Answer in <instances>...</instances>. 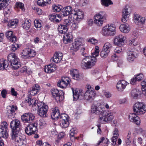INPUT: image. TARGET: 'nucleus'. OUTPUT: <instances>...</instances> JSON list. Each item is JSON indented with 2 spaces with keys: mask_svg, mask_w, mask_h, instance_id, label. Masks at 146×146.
I'll return each instance as SVG.
<instances>
[{
  "mask_svg": "<svg viewBox=\"0 0 146 146\" xmlns=\"http://www.w3.org/2000/svg\"><path fill=\"white\" fill-rule=\"evenodd\" d=\"M100 50L98 46H96L94 51L92 52V56H86L84 58L81 64L82 68L85 70L92 68L94 66L97 62L96 57L98 56Z\"/></svg>",
  "mask_w": 146,
  "mask_h": 146,
  "instance_id": "obj_1",
  "label": "nucleus"
},
{
  "mask_svg": "<svg viewBox=\"0 0 146 146\" xmlns=\"http://www.w3.org/2000/svg\"><path fill=\"white\" fill-rule=\"evenodd\" d=\"M93 19L95 24L97 26L101 27L107 20V15L104 11H100L94 15Z\"/></svg>",
  "mask_w": 146,
  "mask_h": 146,
  "instance_id": "obj_2",
  "label": "nucleus"
},
{
  "mask_svg": "<svg viewBox=\"0 0 146 146\" xmlns=\"http://www.w3.org/2000/svg\"><path fill=\"white\" fill-rule=\"evenodd\" d=\"M11 139L16 146H25L26 144V141L25 138L19 134L18 131H13Z\"/></svg>",
  "mask_w": 146,
  "mask_h": 146,
  "instance_id": "obj_3",
  "label": "nucleus"
},
{
  "mask_svg": "<svg viewBox=\"0 0 146 146\" xmlns=\"http://www.w3.org/2000/svg\"><path fill=\"white\" fill-rule=\"evenodd\" d=\"M114 118L113 112L104 110L103 113L99 115V121L102 124H106L111 121Z\"/></svg>",
  "mask_w": 146,
  "mask_h": 146,
  "instance_id": "obj_4",
  "label": "nucleus"
},
{
  "mask_svg": "<svg viewBox=\"0 0 146 146\" xmlns=\"http://www.w3.org/2000/svg\"><path fill=\"white\" fill-rule=\"evenodd\" d=\"M116 31V27L114 24L111 23L106 25L102 27V34L105 36L113 35Z\"/></svg>",
  "mask_w": 146,
  "mask_h": 146,
  "instance_id": "obj_5",
  "label": "nucleus"
},
{
  "mask_svg": "<svg viewBox=\"0 0 146 146\" xmlns=\"http://www.w3.org/2000/svg\"><path fill=\"white\" fill-rule=\"evenodd\" d=\"M133 110L138 115H142L146 112V104L143 102H138L134 105Z\"/></svg>",
  "mask_w": 146,
  "mask_h": 146,
  "instance_id": "obj_6",
  "label": "nucleus"
},
{
  "mask_svg": "<svg viewBox=\"0 0 146 146\" xmlns=\"http://www.w3.org/2000/svg\"><path fill=\"white\" fill-rule=\"evenodd\" d=\"M8 60L14 69H17L21 66L20 59L15 53H11L8 57Z\"/></svg>",
  "mask_w": 146,
  "mask_h": 146,
  "instance_id": "obj_7",
  "label": "nucleus"
},
{
  "mask_svg": "<svg viewBox=\"0 0 146 146\" xmlns=\"http://www.w3.org/2000/svg\"><path fill=\"white\" fill-rule=\"evenodd\" d=\"M138 52L134 48H128L127 50L126 60L129 63L133 62L138 56Z\"/></svg>",
  "mask_w": 146,
  "mask_h": 146,
  "instance_id": "obj_8",
  "label": "nucleus"
},
{
  "mask_svg": "<svg viewBox=\"0 0 146 146\" xmlns=\"http://www.w3.org/2000/svg\"><path fill=\"white\" fill-rule=\"evenodd\" d=\"M37 107L38 115L41 117H46L48 110L47 105L43 103L40 102L38 103Z\"/></svg>",
  "mask_w": 146,
  "mask_h": 146,
  "instance_id": "obj_9",
  "label": "nucleus"
},
{
  "mask_svg": "<svg viewBox=\"0 0 146 146\" xmlns=\"http://www.w3.org/2000/svg\"><path fill=\"white\" fill-rule=\"evenodd\" d=\"M36 54V52L35 50L29 48L23 50L20 54L21 57L24 59L34 57Z\"/></svg>",
  "mask_w": 146,
  "mask_h": 146,
  "instance_id": "obj_10",
  "label": "nucleus"
},
{
  "mask_svg": "<svg viewBox=\"0 0 146 146\" xmlns=\"http://www.w3.org/2000/svg\"><path fill=\"white\" fill-rule=\"evenodd\" d=\"M72 91L74 100H77L79 99H84V93L83 90L78 88H71Z\"/></svg>",
  "mask_w": 146,
  "mask_h": 146,
  "instance_id": "obj_11",
  "label": "nucleus"
},
{
  "mask_svg": "<svg viewBox=\"0 0 146 146\" xmlns=\"http://www.w3.org/2000/svg\"><path fill=\"white\" fill-rule=\"evenodd\" d=\"M52 93L57 102H60L63 100L64 93L62 90H58L57 89H53Z\"/></svg>",
  "mask_w": 146,
  "mask_h": 146,
  "instance_id": "obj_12",
  "label": "nucleus"
},
{
  "mask_svg": "<svg viewBox=\"0 0 146 146\" xmlns=\"http://www.w3.org/2000/svg\"><path fill=\"white\" fill-rule=\"evenodd\" d=\"M126 37L122 34L116 36L114 39V44L116 45L121 46L124 44Z\"/></svg>",
  "mask_w": 146,
  "mask_h": 146,
  "instance_id": "obj_13",
  "label": "nucleus"
},
{
  "mask_svg": "<svg viewBox=\"0 0 146 146\" xmlns=\"http://www.w3.org/2000/svg\"><path fill=\"white\" fill-rule=\"evenodd\" d=\"M37 123L35 122L29 124L26 127L25 132L27 134L29 135L34 134L37 131Z\"/></svg>",
  "mask_w": 146,
  "mask_h": 146,
  "instance_id": "obj_14",
  "label": "nucleus"
},
{
  "mask_svg": "<svg viewBox=\"0 0 146 146\" xmlns=\"http://www.w3.org/2000/svg\"><path fill=\"white\" fill-rule=\"evenodd\" d=\"M112 45L109 42L106 43L104 45L100 53L101 56L103 58L106 57L110 52Z\"/></svg>",
  "mask_w": 146,
  "mask_h": 146,
  "instance_id": "obj_15",
  "label": "nucleus"
},
{
  "mask_svg": "<svg viewBox=\"0 0 146 146\" xmlns=\"http://www.w3.org/2000/svg\"><path fill=\"white\" fill-rule=\"evenodd\" d=\"M71 80L68 77L64 76L59 81L57 85L60 88H66L70 84Z\"/></svg>",
  "mask_w": 146,
  "mask_h": 146,
  "instance_id": "obj_16",
  "label": "nucleus"
},
{
  "mask_svg": "<svg viewBox=\"0 0 146 146\" xmlns=\"http://www.w3.org/2000/svg\"><path fill=\"white\" fill-rule=\"evenodd\" d=\"M35 116L32 113H25L21 116L22 121L24 123H30L35 118Z\"/></svg>",
  "mask_w": 146,
  "mask_h": 146,
  "instance_id": "obj_17",
  "label": "nucleus"
},
{
  "mask_svg": "<svg viewBox=\"0 0 146 146\" xmlns=\"http://www.w3.org/2000/svg\"><path fill=\"white\" fill-rule=\"evenodd\" d=\"M96 93L94 90L85 92L84 93V99L92 102L96 97Z\"/></svg>",
  "mask_w": 146,
  "mask_h": 146,
  "instance_id": "obj_18",
  "label": "nucleus"
},
{
  "mask_svg": "<svg viewBox=\"0 0 146 146\" xmlns=\"http://www.w3.org/2000/svg\"><path fill=\"white\" fill-rule=\"evenodd\" d=\"M73 15L74 18V20H76L80 23L84 18V13L82 11L79 9H75Z\"/></svg>",
  "mask_w": 146,
  "mask_h": 146,
  "instance_id": "obj_19",
  "label": "nucleus"
},
{
  "mask_svg": "<svg viewBox=\"0 0 146 146\" xmlns=\"http://www.w3.org/2000/svg\"><path fill=\"white\" fill-rule=\"evenodd\" d=\"M84 45V40L82 38H76L74 43L72 44L74 49L75 51L78 50L81 46Z\"/></svg>",
  "mask_w": 146,
  "mask_h": 146,
  "instance_id": "obj_20",
  "label": "nucleus"
},
{
  "mask_svg": "<svg viewBox=\"0 0 146 146\" xmlns=\"http://www.w3.org/2000/svg\"><path fill=\"white\" fill-rule=\"evenodd\" d=\"M130 13V8L126 7L123 10L121 21L123 23H125L128 20Z\"/></svg>",
  "mask_w": 146,
  "mask_h": 146,
  "instance_id": "obj_21",
  "label": "nucleus"
},
{
  "mask_svg": "<svg viewBox=\"0 0 146 146\" xmlns=\"http://www.w3.org/2000/svg\"><path fill=\"white\" fill-rule=\"evenodd\" d=\"M75 9H73L72 7L70 6L64 7L62 11L61 14L64 16H67L69 15H73Z\"/></svg>",
  "mask_w": 146,
  "mask_h": 146,
  "instance_id": "obj_22",
  "label": "nucleus"
},
{
  "mask_svg": "<svg viewBox=\"0 0 146 146\" xmlns=\"http://www.w3.org/2000/svg\"><path fill=\"white\" fill-rule=\"evenodd\" d=\"M120 31L123 33H128L131 29V26L127 23L121 24L119 27Z\"/></svg>",
  "mask_w": 146,
  "mask_h": 146,
  "instance_id": "obj_23",
  "label": "nucleus"
},
{
  "mask_svg": "<svg viewBox=\"0 0 146 146\" xmlns=\"http://www.w3.org/2000/svg\"><path fill=\"white\" fill-rule=\"evenodd\" d=\"M136 114L135 113H130L129 115V118L131 122H134L136 124L138 125L140 123V119Z\"/></svg>",
  "mask_w": 146,
  "mask_h": 146,
  "instance_id": "obj_24",
  "label": "nucleus"
},
{
  "mask_svg": "<svg viewBox=\"0 0 146 146\" xmlns=\"http://www.w3.org/2000/svg\"><path fill=\"white\" fill-rule=\"evenodd\" d=\"M63 55L61 52L56 53L51 58V61L55 63H58L62 60Z\"/></svg>",
  "mask_w": 146,
  "mask_h": 146,
  "instance_id": "obj_25",
  "label": "nucleus"
},
{
  "mask_svg": "<svg viewBox=\"0 0 146 146\" xmlns=\"http://www.w3.org/2000/svg\"><path fill=\"white\" fill-rule=\"evenodd\" d=\"M104 110L101 106L98 107L95 105H93L92 106L91 111L92 113L98 114L99 115L103 113Z\"/></svg>",
  "mask_w": 146,
  "mask_h": 146,
  "instance_id": "obj_26",
  "label": "nucleus"
},
{
  "mask_svg": "<svg viewBox=\"0 0 146 146\" xmlns=\"http://www.w3.org/2000/svg\"><path fill=\"white\" fill-rule=\"evenodd\" d=\"M113 136L111 139L112 144L113 146H115L116 144V141L119 135V131L118 130L115 128L113 132Z\"/></svg>",
  "mask_w": 146,
  "mask_h": 146,
  "instance_id": "obj_27",
  "label": "nucleus"
},
{
  "mask_svg": "<svg viewBox=\"0 0 146 146\" xmlns=\"http://www.w3.org/2000/svg\"><path fill=\"white\" fill-rule=\"evenodd\" d=\"M40 87L38 84H35L32 87L31 90L29 92L31 96H35L37 94L40 90Z\"/></svg>",
  "mask_w": 146,
  "mask_h": 146,
  "instance_id": "obj_28",
  "label": "nucleus"
},
{
  "mask_svg": "<svg viewBox=\"0 0 146 146\" xmlns=\"http://www.w3.org/2000/svg\"><path fill=\"white\" fill-rule=\"evenodd\" d=\"M20 126V122L18 119H15L12 121L10 123V127L13 130V132L14 131H16V130L17 128H19Z\"/></svg>",
  "mask_w": 146,
  "mask_h": 146,
  "instance_id": "obj_29",
  "label": "nucleus"
},
{
  "mask_svg": "<svg viewBox=\"0 0 146 146\" xmlns=\"http://www.w3.org/2000/svg\"><path fill=\"white\" fill-rule=\"evenodd\" d=\"M7 38L11 41L15 42L17 41L16 37L14 35L13 32L12 31H8L5 33Z\"/></svg>",
  "mask_w": 146,
  "mask_h": 146,
  "instance_id": "obj_30",
  "label": "nucleus"
},
{
  "mask_svg": "<svg viewBox=\"0 0 146 146\" xmlns=\"http://www.w3.org/2000/svg\"><path fill=\"white\" fill-rule=\"evenodd\" d=\"M56 70V66L54 64H50L46 65L44 67V71L47 73H51Z\"/></svg>",
  "mask_w": 146,
  "mask_h": 146,
  "instance_id": "obj_31",
  "label": "nucleus"
},
{
  "mask_svg": "<svg viewBox=\"0 0 146 146\" xmlns=\"http://www.w3.org/2000/svg\"><path fill=\"white\" fill-rule=\"evenodd\" d=\"M73 40V36L71 33H68L63 36V41L65 44L70 43Z\"/></svg>",
  "mask_w": 146,
  "mask_h": 146,
  "instance_id": "obj_32",
  "label": "nucleus"
},
{
  "mask_svg": "<svg viewBox=\"0 0 146 146\" xmlns=\"http://www.w3.org/2000/svg\"><path fill=\"white\" fill-rule=\"evenodd\" d=\"M9 64L8 61L4 59H1L0 60V70H3L7 68Z\"/></svg>",
  "mask_w": 146,
  "mask_h": 146,
  "instance_id": "obj_33",
  "label": "nucleus"
},
{
  "mask_svg": "<svg viewBox=\"0 0 146 146\" xmlns=\"http://www.w3.org/2000/svg\"><path fill=\"white\" fill-rule=\"evenodd\" d=\"M25 102L28 103L29 106L31 105L32 107L36 106L38 103V101L36 98H30L29 97L27 100H25Z\"/></svg>",
  "mask_w": 146,
  "mask_h": 146,
  "instance_id": "obj_34",
  "label": "nucleus"
},
{
  "mask_svg": "<svg viewBox=\"0 0 146 146\" xmlns=\"http://www.w3.org/2000/svg\"><path fill=\"white\" fill-rule=\"evenodd\" d=\"M10 107V110L8 111L9 113L8 116L9 118H12L14 117L15 114V112L17 110V108L16 106L14 105H12L11 107Z\"/></svg>",
  "mask_w": 146,
  "mask_h": 146,
  "instance_id": "obj_35",
  "label": "nucleus"
},
{
  "mask_svg": "<svg viewBox=\"0 0 146 146\" xmlns=\"http://www.w3.org/2000/svg\"><path fill=\"white\" fill-rule=\"evenodd\" d=\"M31 21L29 19H26L23 21L22 24L23 28L26 30L29 29L31 26Z\"/></svg>",
  "mask_w": 146,
  "mask_h": 146,
  "instance_id": "obj_36",
  "label": "nucleus"
},
{
  "mask_svg": "<svg viewBox=\"0 0 146 146\" xmlns=\"http://www.w3.org/2000/svg\"><path fill=\"white\" fill-rule=\"evenodd\" d=\"M60 115L59 111L58 108L55 107L52 110V112L51 113V117L53 119L56 120L57 119Z\"/></svg>",
  "mask_w": 146,
  "mask_h": 146,
  "instance_id": "obj_37",
  "label": "nucleus"
},
{
  "mask_svg": "<svg viewBox=\"0 0 146 146\" xmlns=\"http://www.w3.org/2000/svg\"><path fill=\"white\" fill-rule=\"evenodd\" d=\"M70 73L74 79L78 80L80 78V76L78 70L71 69L70 70Z\"/></svg>",
  "mask_w": 146,
  "mask_h": 146,
  "instance_id": "obj_38",
  "label": "nucleus"
},
{
  "mask_svg": "<svg viewBox=\"0 0 146 146\" xmlns=\"http://www.w3.org/2000/svg\"><path fill=\"white\" fill-rule=\"evenodd\" d=\"M58 32L61 34H64L68 31V28L64 25L60 24L58 26Z\"/></svg>",
  "mask_w": 146,
  "mask_h": 146,
  "instance_id": "obj_39",
  "label": "nucleus"
},
{
  "mask_svg": "<svg viewBox=\"0 0 146 146\" xmlns=\"http://www.w3.org/2000/svg\"><path fill=\"white\" fill-rule=\"evenodd\" d=\"M140 94V91L137 89L132 90L130 92L131 96L134 98H137Z\"/></svg>",
  "mask_w": 146,
  "mask_h": 146,
  "instance_id": "obj_40",
  "label": "nucleus"
},
{
  "mask_svg": "<svg viewBox=\"0 0 146 146\" xmlns=\"http://www.w3.org/2000/svg\"><path fill=\"white\" fill-rule=\"evenodd\" d=\"M38 5L41 6H44L51 3L50 0H37Z\"/></svg>",
  "mask_w": 146,
  "mask_h": 146,
  "instance_id": "obj_41",
  "label": "nucleus"
},
{
  "mask_svg": "<svg viewBox=\"0 0 146 146\" xmlns=\"http://www.w3.org/2000/svg\"><path fill=\"white\" fill-rule=\"evenodd\" d=\"M19 21L17 19H13L10 20L8 23V26L13 28H15L17 26Z\"/></svg>",
  "mask_w": 146,
  "mask_h": 146,
  "instance_id": "obj_42",
  "label": "nucleus"
},
{
  "mask_svg": "<svg viewBox=\"0 0 146 146\" xmlns=\"http://www.w3.org/2000/svg\"><path fill=\"white\" fill-rule=\"evenodd\" d=\"M74 21V18H73L72 15H70L68 19L65 20L64 23L67 27L70 25Z\"/></svg>",
  "mask_w": 146,
  "mask_h": 146,
  "instance_id": "obj_43",
  "label": "nucleus"
},
{
  "mask_svg": "<svg viewBox=\"0 0 146 146\" xmlns=\"http://www.w3.org/2000/svg\"><path fill=\"white\" fill-rule=\"evenodd\" d=\"M9 0H0V10L5 8L9 3Z\"/></svg>",
  "mask_w": 146,
  "mask_h": 146,
  "instance_id": "obj_44",
  "label": "nucleus"
},
{
  "mask_svg": "<svg viewBox=\"0 0 146 146\" xmlns=\"http://www.w3.org/2000/svg\"><path fill=\"white\" fill-rule=\"evenodd\" d=\"M62 7L61 5L58 4H53L52 6L53 11L55 12H60L61 10Z\"/></svg>",
  "mask_w": 146,
  "mask_h": 146,
  "instance_id": "obj_45",
  "label": "nucleus"
},
{
  "mask_svg": "<svg viewBox=\"0 0 146 146\" xmlns=\"http://www.w3.org/2000/svg\"><path fill=\"white\" fill-rule=\"evenodd\" d=\"M142 86L141 90L142 94L145 96H146V79L144 80L141 83Z\"/></svg>",
  "mask_w": 146,
  "mask_h": 146,
  "instance_id": "obj_46",
  "label": "nucleus"
},
{
  "mask_svg": "<svg viewBox=\"0 0 146 146\" xmlns=\"http://www.w3.org/2000/svg\"><path fill=\"white\" fill-rule=\"evenodd\" d=\"M108 142L109 140L105 138L104 137H102L100 138V140L98 141L96 145H99L101 143H102L105 144L104 146H107Z\"/></svg>",
  "mask_w": 146,
  "mask_h": 146,
  "instance_id": "obj_47",
  "label": "nucleus"
},
{
  "mask_svg": "<svg viewBox=\"0 0 146 146\" xmlns=\"http://www.w3.org/2000/svg\"><path fill=\"white\" fill-rule=\"evenodd\" d=\"M35 27L37 29H40L42 26V21L40 20L36 19L34 21Z\"/></svg>",
  "mask_w": 146,
  "mask_h": 146,
  "instance_id": "obj_48",
  "label": "nucleus"
},
{
  "mask_svg": "<svg viewBox=\"0 0 146 146\" xmlns=\"http://www.w3.org/2000/svg\"><path fill=\"white\" fill-rule=\"evenodd\" d=\"M77 21L74 20L72 22L70 27V29L72 31H75L76 30L78 27V23Z\"/></svg>",
  "mask_w": 146,
  "mask_h": 146,
  "instance_id": "obj_49",
  "label": "nucleus"
},
{
  "mask_svg": "<svg viewBox=\"0 0 146 146\" xmlns=\"http://www.w3.org/2000/svg\"><path fill=\"white\" fill-rule=\"evenodd\" d=\"M15 6L17 8H19L22 11H24L25 9L24 4L20 2H17L15 4Z\"/></svg>",
  "mask_w": 146,
  "mask_h": 146,
  "instance_id": "obj_50",
  "label": "nucleus"
},
{
  "mask_svg": "<svg viewBox=\"0 0 146 146\" xmlns=\"http://www.w3.org/2000/svg\"><path fill=\"white\" fill-rule=\"evenodd\" d=\"M131 132L130 130L129 131L126 139L125 142L127 145H129L131 143Z\"/></svg>",
  "mask_w": 146,
  "mask_h": 146,
  "instance_id": "obj_51",
  "label": "nucleus"
},
{
  "mask_svg": "<svg viewBox=\"0 0 146 146\" xmlns=\"http://www.w3.org/2000/svg\"><path fill=\"white\" fill-rule=\"evenodd\" d=\"M0 134L2 137L5 138H7L8 135L7 130H6L5 129H2V130H0Z\"/></svg>",
  "mask_w": 146,
  "mask_h": 146,
  "instance_id": "obj_52",
  "label": "nucleus"
},
{
  "mask_svg": "<svg viewBox=\"0 0 146 146\" xmlns=\"http://www.w3.org/2000/svg\"><path fill=\"white\" fill-rule=\"evenodd\" d=\"M135 129L138 134H140L144 137L146 136V131H145L143 129L140 128H136Z\"/></svg>",
  "mask_w": 146,
  "mask_h": 146,
  "instance_id": "obj_53",
  "label": "nucleus"
},
{
  "mask_svg": "<svg viewBox=\"0 0 146 146\" xmlns=\"http://www.w3.org/2000/svg\"><path fill=\"white\" fill-rule=\"evenodd\" d=\"M140 15H135L133 17V20L135 23L137 25H139V22L140 21Z\"/></svg>",
  "mask_w": 146,
  "mask_h": 146,
  "instance_id": "obj_54",
  "label": "nucleus"
},
{
  "mask_svg": "<svg viewBox=\"0 0 146 146\" xmlns=\"http://www.w3.org/2000/svg\"><path fill=\"white\" fill-rule=\"evenodd\" d=\"M101 3L102 5L108 7L112 3L111 0H101Z\"/></svg>",
  "mask_w": 146,
  "mask_h": 146,
  "instance_id": "obj_55",
  "label": "nucleus"
},
{
  "mask_svg": "<svg viewBox=\"0 0 146 146\" xmlns=\"http://www.w3.org/2000/svg\"><path fill=\"white\" fill-rule=\"evenodd\" d=\"M46 125V123L43 119L39 120L38 124L39 127L40 128H42Z\"/></svg>",
  "mask_w": 146,
  "mask_h": 146,
  "instance_id": "obj_56",
  "label": "nucleus"
},
{
  "mask_svg": "<svg viewBox=\"0 0 146 146\" xmlns=\"http://www.w3.org/2000/svg\"><path fill=\"white\" fill-rule=\"evenodd\" d=\"M139 33L137 30H135L133 31L132 33V38L135 39L139 37Z\"/></svg>",
  "mask_w": 146,
  "mask_h": 146,
  "instance_id": "obj_57",
  "label": "nucleus"
},
{
  "mask_svg": "<svg viewBox=\"0 0 146 146\" xmlns=\"http://www.w3.org/2000/svg\"><path fill=\"white\" fill-rule=\"evenodd\" d=\"M78 132V130L76 127H73L70 131V135L71 137H73L74 134H76Z\"/></svg>",
  "mask_w": 146,
  "mask_h": 146,
  "instance_id": "obj_58",
  "label": "nucleus"
},
{
  "mask_svg": "<svg viewBox=\"0 0 146 146\" xmlns=\"http://www.w3.org/2000/svg\"><path fill=\"white\" fill-rule=\"evenodd\" d=\"M60 126L62 128H66L69 125V121L60 122Z\"/></svg>",
  "mask_w": 146,
  "mask_h": 146,
  "instance_id": "obj_59",
  "label": "nucleus"
},
{
  "mask_svg": "<svg viewBox=\"0 0 146 146\" xmlns=\"http://www.w3.org/2000/svg\"><path fill=\"white\" fill-rule=\"evenodd\" d=\"M116 88L118 91L120 92L123 91L124 89L123 88V86L120 81H119L117 84Z\"/></svg>",
  "mask_w": 146,
  "mask_h": 146,
  "instance_id": "obj_60",
  "label": "nucleus"
},
{
  "mask_svg": "<svg viewBox=\"0 0 146 146\" xmlns=\"http://www.w3.org/2000/svg\"><path fill=\"white\" fill-rule=\"evenodd\" d=\"M87 41L88 42H90L92 44H97L98 42V40L94 38H88L87 39Z\"/></svg>",
  "mask_w": 146,
  "mask_h": 146,
  "instance_id": "obj_61",
  "label": "nucleus"
},
{
  "mask_svg": "<svg viewBox=\"0 0 146 146\" xmlns=\"http://www.w3.org/2000/svg\"><path fill=\"white\" fill-rule=\"evenodd\" d=\"M7 124L6 122H3L1 123V127L0 128V130H2V129L7 130Z\"/></svg>",
  "mask_w": 146,
  "mask_h": 146,
  "instance_id": "obj_62",
  "label": "nucleus"
},
{
  "mask_svg": "<svg viewBox=\"0 0 146 146\" xmlns=\"http://www.w3.org/2000/svg\"><path fill=\"white\" fill-rule=\"evenodd\" d=\"M136 80L138 81H140L143 78V75L142 74H138L135 75Z\"/></svg>",
  "mask_w": 146,
  "mask_h": 146,
  "instance_id": "obj_63",
  "label": "nucleus"
},
{
  "mask_svg": "<svg viewBox=\"0 0 146 146\" xmlns=\"http://www.w3.org/2000/svg\"><path fill=\"white\" fill-rule=\"evenodd\" d=\"M19 46L18 44H14L12 46L11 49L13 51H15L19 48Z\"/></svg>",
  "mask_w": 146,
  "mask_h": 146,
  "instance_id": "obj_64",
  "label": "nucleus"
}]
</instances>
